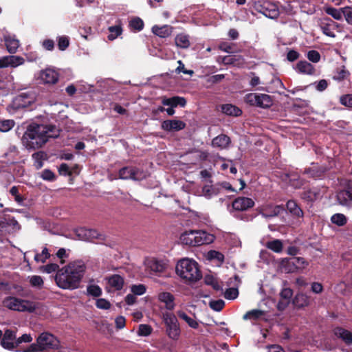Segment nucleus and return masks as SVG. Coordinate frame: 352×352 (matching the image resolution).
<instances>
[{"label": "nucleus", "mask_w": 352, "mask_h": 352, "mask_svg": "<svg viewBox=\"0 0 352 352\" xmlns=\"http://www.w3.org/2000/svg\"><path fill=\"white\" fill-rule=\"evenodd\" d=\"M285 180L295 188H300L304 184L303 180L300 179L297 173H292L287 174L285 175Z\"/></svg>", "instance_id": "35"}, {"label": "nucleus", "mask_w": 352, "mask_h": 352, "mask_svg": "<svg viewBox=\"0 0 352 352\" xmlns=\"http://www.w3.org/2000/svg\"><path fill=\"white\" fill-rule=\"evenodd\" d=\"M16 332L7 329L1 341V345L6 349L13 350L15 348Z\"/></svg>", "instance_id": "18"}, {"label": "nucleus", "mask_w": 352, "mask_h": 352, "mask_svg": "<svg viewBox=\"0 0 352 352\" xmlns=\"http://www.w3.org/2000/svg\"><path fill=\"white\" fill-rule=\"evenodd\" d=\"M245 102L251 106H255L263 109L270 107L273 100L270 96L265 94H248L245 96Z\"/></svg>", "instance_id": "8"}, {"label": "nucleus", "mask_w": 352, "mask_h": 352, "mask_svg": "<svg viewBox=\"0 0 352 352\" xmlns=\"http://www.w3.org/2000/svg\"><path fill=\"white\" fill-rule=\"evenodd\" d=\"M14 126V122L12 120H0V131L7 132Z\"/></svg>", "instance_id": "51"}, {"label": "nucleus", "mask_w": 352, "mask_h": 352, "mask_svg": "<svg viewBox=\"0 0 352 352\" xmlns=\"http://www.w3.org/2000/svg\"><path fill=\"white\" fill-rule=\"evenodd\" d=\"M39 79L43 84L54 85L58 82V74L52 69H45L40 72Z\"/></svg>", "instance_id": "14"}, {"label": "nucleus", "mask_w": 352, "mask_h": 352, "mask_svg": "<svg viewBox=\"0 0 352 352\" xmlns=\"http://www.w3.org/2000/svg\"><path fill=\"white\" fill-rule=\"evenodd\" d=\"M163 320L167 336L172 340H178L180 337L181 329L176 316L169 312L164 313Z\"/></svg>", "instance_id": "6"}, {"label": "nucleus", "mask_w": 352, "mask_h": 352, "mask_svg": "<svg viewBox=\"0 0 352 352\" xmlns=\"http://www.w3.org/2000/svg\"><path fill=\"white\" fill-rule=\"evenodd\" d=\"M106 279L107 280L109 285L115 290H121L122 289L124 281L121 276L113 274L107 277Z\"/></svg>", "instance_id": "29"}, {"label": "nucleus", "mask_w": 352, "mask_h": 352, "mask_svg": "<svg viewBox=\"0 0 352 352\" xmlns=\"http://www.w3.org/2000/svg\"><path fill=\"white\" fill-rule=\"evenodd\" d=\"M34 102V98L30 97L27 94L22 93L14 98L12 101V106L15 109L25 108L29 107Z\"/></svg>", "instance_id": "21"}, {"label": "nucleus", "mask_w": 352, "mask_h": 352, "mask_svg": "<svg viewBox=\"0 0 352 352\" xmlns=\"http://www.w3.org/2000/svg\"><path fill=\"white\" fill-rule=\"evenodd\" d=\"M162 103L164 106H169L172 107L180 106L184 107L186 104V101L184 98L174 96L172 98H162Z\"/></svg>", "instance_id": "28"}, {"label": "nucleus", "mask_w": 352, "mask_h": 352, "mask_svg": "<svg viewBox=\"0 0 352 352\" xmlns=\"http://www.w3.org/2000/svg\"><path fill=\"white\" fill-rule=\"evenodd\" d=\"M331 221L338 226H343L346 224L347 218L344 214L336 213L331 216Z\"/></svg>", "instance_id": "42"}, {"label": "nucleus", "mask_w": 352, "mask_h": 352, "mask_svg": "<svg viewBox=\"0 0 352 352\" xmlns=\"http://www.w3.org/2000/svg\"><path fill=\"white\" fill-rule=\"evenodd\" d=\"M324 12L331 16L336 20H341L344 15L343 8L337 9L333 7L327 6L324 8Z\"/></svg>", "instance_id": "38"}, {"label": "nucleus", "mask_w": 352, "mask_h": 352, "mask_svg": "<svg viewBox=\"0 0 352 352\" xmlns=\"http://www.w3.org/2000/svg\"><path fill=\"white\" fill-rule=\"evenodd\" d=\"M146 270L149 271L151 275H160L163 273L167 267L166 263L156 258H151L145 263Z\"/></svg>", "instance_id": "10"}, {"label": "nucleus", "mask_w": 352, "mask_h": 352, "mask_svg": "<svg viewBox=\"0 0 352 352\" xmlns=\"http://www.w3.org/2000/svg\"><path fill=\"white\" fill-rule=\"evenodd\" d=\"M58 172L60 175L65 176L71 175L72 173V171L71 170L69 166L65 163H63L60 165L58 168Z\"/></svg>", "instance_id": "63"}, {"label": "nucleus", "mask_w": 352, "mask_h": 352, "mask_svg": "<svg viewBox=\"0 0 352 352\" xmlns=\"http://www.w3.org/2000/svg\"><path fill=\"white\" fill-rule=\"evenodd\" d=\"M344 16L346 22L352 25V8L346 6L343 8Z\"/></svg>", "instance_id": "62"}, {"label": "nucleus", "mask_w": 352, "mask_h": 352, "mask_svg": "<svg viewBox=\"0 0 352 352\" xmlns=\"http://www.w3.org/2000/svg\"><path fill=\"white\" fill-rule=\"evenodd\" d=\"M131 291L134 295L141 296L146 292V287L142 285H133L131 287Z\"/></svg>", "instance_id": "55"}, {"label": "nucleus", "mask_w": 352, "mask_h": 352, "mask_svg": "<svg viewBox=\"0 0 352 352\" xmlns=\"http://www.w3.org/2000/svg\"><path fill=\"white\" fill-rule=\"evenodd\" d=\"M87 294L93 297H99L102 295V289L98 285L94 283V280H90L89 283L87 286Z\"/></svg>", "instance_id": "40"}, {"label": "nucleus", "mask_w": 352, "mask_h": 352, "mask_svg": "<svg viewBox=\"0 0 352 352\" xmlns=\"http://www.w3.org/2000/svg\"><path fill=\"white\" fill-rule=\"evenodd\" d=\"M69 44V38L66 36H61L58 38V47L61 51L65 50Z\"/></svg>", "instance_id": "54"}, {"label": "nucleus", "mask_w": 352, "mask_h": 352, "mask_svg": "<svg viewBox=\"0 0 352 352\" xmlns=\"http://www.w3.org/2000/svg\"><path fill=\"white\" fill-rule=\"evenodd\" d=\"M177 315L180 319L184 320L190 327L195 329L199 327V322L196 320L195 316L193 318L190 317L182 310H178Z\"/></svg>", "instance_id": "36"}, {"label": "nucleus", "mask_w": 352, "mask_h": 352, "mask_svg": "<svg viewBox=\"0 0 352 352\" xmlns=\"http://www.w3.org/2000/svg\"><path fill=\"white\" fill-rule=\"evenodd\" d=\"M176 273L182 278L188 281H197L201 278L198 263L193 259L184 258L178 261Z\"/></svg>", "instance_id": "5"}, {"label": "nucleus", "mask_w": 352, "mask_h": 352, "mask_svg": "<svg viewBox=\"0 0 352 352\" xmlns=\"http://www.w3.org/2000/svg\"><path fill=\"white\" fill-rule=\"evenodd\" d=\"M335 336L341 338L346 344L352 343V333L342 327H336L333 330Z\"/></svg>", "instance_id": "32"}, {"label": "nucleus", "mask_w": 352, "mask_h": 352, "mask_svg": "<svg viewBox=\"0 0 352 352\" xmlns=\"http://www.w3.org/2000/svg\"><path fill=\"white\" fill-rule=\"evenodd\" d=\"M29 282L32 287H37V288H42L43 285V280L40 276H31L28 277Z\"/></svg>", "instance_id": "48"}, {"label": "nucleus", "mask_w": 352, "mask_h": 352, "mask_svg": "<svg viewBox=\"0 0 352 352\" xmlns=\"http://www.w3.org/2000/svg\"><path fill=\"white\" fill-rule=\"evenodd\" d=\"M258 11L265 16L270 19H276L279 15V11L277 6L267 1H264L263 4L261 5V8Z\"/></svg>", "instance_id": "15"}, {"label": "nucleus", "mask_w": 352, "mask_h": 352, "mask_svg": "<svg viewBox=\"0 0 352 352\" xmlns=\"http://www.w3.org/2000/svg\"><path fill=\"white\" fill-rule=\"evenodd\" d=\"M175 43L177 47L187 49L190 45L189 36L184 33L177 34L175 38Z\"/></svg>", "instance_id": "33"}, {"label": "nucleus", "mask_w": 352, "mask_h": 352, "mask_svg": "<svg viewBox=\"0 0 352 352\" xmlns=\"http://www.w3.org/2000/svg\"><path fill=\"white\" fill-rule=\"evenodd\" d=\"M232 208L237 211H245L254 206L252 199L246 197H239L232 202Z\"/></svg>", "instance_id": "13"}, {"label": "nucleus", "mask_w": 352, "mask_h": 352, "mask_svg": "<svg viewBox=\"0 0 352 352\" xmlns=\"http://www.w3.org/2000/svg\"><path fill=\"white\" fill-rule=\"evenodd\" d=\"M76 234L79 240L93 241L98 239L99 234L96 230L80 228L76 230Z\"/></svg>", "instance_id": "20"}, {"label": "nucleus", "mask_w": 352, "mask_h": 352, "mask_svg": "<svg viewBox=\"0 0 352 352\" xmlns=\"http://www.w3.org/2000/svg\"><path fill=\"white\" fill-rule=\"evenodd\" d=\"M203 195L207 198H210L213 195H217V190L212 185H206L202 188Z\"/></svg>", "instance_id": "50"}, {"label": "nucleus", "mask_w": 352, "mask_h": 352, "mask_svg": "<svg viewBox=\"0 0 352 352\" xmlns=\"http://www.w3.org/2000/svg\"><path fill=\"white\" fill-rule=\"evenodd\" d=\"M230 143V138L228 135L221 134L213 138L212 146L219 149H226L228 148Z\"/></svg>", "instance_id": "25"}, {"label": "nucleus", "mask_w": 352, "mask_h": 352, "mask_svg": "<svg viewBox=\"0 0 352 352\" xmlns=\"http://www.w3.org/2000/svg\"><path fill=\"white\" fill-rule=\"evenodd\" d=\"M209 306L210 307L213 309L214 311H220L223 309V308L225 306V302L223 300L221 299H219V300H211L210 302H209Z\"/></svg>", "instance_id": "52"}, {"label": "nucleus", "mask_w": 352, "mask_h": 352, "mask_svg": "<svg viewBox=\"0 0 352 352\" xmlns=\"http://www.w3.org/2000/svg\"><path fill=\"white\" fill-rule=\"evenodd\" d=\"M3 305L9 309L18 311L32 312L35 309L33 302L15 297H8L3 300Z\"/></svg>", "instance_id": "7"}, {"label": "nucleus", "mask_w": 352, "mask_h": 352, "mask_svg": "<svg viewBox=\"0 0 352 352\" xmlns=\"http://www.w3.org/2000/svg\"><path fill=\"white\" fill-rule=\"evenodd\" d=\"M129 26L135 31H141L144 28V22L139 17L132 19L129 22Z\"/></svg>", "instance_id": "46"}, {"label": "nucleus", "mask_w": 352, "mask_h": 352, "mask_svg": "<svg viewBox=\"0 0 352 352\" xmlns=\"http://www.w3.org/2000/svg\"><path fill=\"white\" fill-rule=\"evenodd\" d=\"M41 177L43 179L46 181H54L55 179L54 173L49 169H45L42 171Z\"/></svg>", "instance_id": "60"}, {"label": "nucleus", "mask_w": 352, "mask_h": 352, "mask_svg": "<svg viewBox=\"0 0 352 352\" xmlns=\"http://www.w3.org/2000/svg\"><path fill=\"white\" fill-rule=\"evenodd\" d=\"M19 151L14 145L10 144L0 155V160L4 163H13L17 159Z\"/></svg>", "instance_id": "12"}, {"label": "nucleus", "mask_w": 352, "mask_h": 352, "mask_svg": "<svg viewBox=\"0 0 352 352\" xmlns=\"http://www.w3.org/2000/svg\"><path fill=\"white\" fill-rule=\"evenodd\" d=\"M221 111L228 116H239L241 114V110L237 107L231 104H226L221 106Z\"/></svg>", "instance_id": "37"}, {"label": "nucleus", "mask_w": 352, "mask_h": 352, "mask_svg": "<svg viewBox=\"0 0 352 352\" xmlns=\"http://www.w3.org/2000/svg\"><path fill=\"white\" fill-rule=\"evenodd\" d=\"M86 270L82 261H76L60 270L56 275L57 285L64 289H74L78 287Z\"/></svg>", "instance_id": "2"}, {"label": "nucleus", "mask_w": 352, "mask_h": 352, "mask_svg": "<svg viewBox=\"0 0 352 352\" xmlns=\"http://www.w3.org/2000/svg\"><path fill=\"white\" fill-rule=\"evenodd\" d=\"M284 210L281 206H274L271 204H263L260 209V213L265 217H274Z\"/></svg>", "instance_id": "17"}, {"label": "nucleus", "mask_w": 352, "mask_h": 352, "mask_svg": "<svg viewBox=\"0 0 352 352\" xmlns=\"http://www.w3.org/2000/svg\"><path fill=\"white\" fill-rule=\"evenodd\" d=\"M186 127V123L179 120H167L162 122L161 128L166 131H178Z\"/></svg>", "instance_id": "19"}, {"label": "nucleus", "mask_w": 352, "mask_h": 352, "mask_svg": "<svg viewBox=\"0 0 352 352\" xmlns=\"http://www.w3.org/2000/svg\"><path fill=\"white\" fill-rule=\"evenodd\" d=\"M287 264L293 266V268L287 269V272H294L296 270H303L307 266L308 263L302 257H293L287 260Z\"/></svg>", "instance_id": "23"}, {"label": "nucleus", "mask_w": 352, "mask_h": 352, "mask_svg": "<svg viewBox=\"0 0 352 352\" xmlns=\"http://www.w3.org/2000/svg\"><path fill=\"white\" fill-rule=\"evenodd\" d=\"M294 304L297 307H304L309 304V298L304 294H298L295 296Z\"/></svg>", "instance_id": "41"}, {"label": "nucleus", "mask_w": 352, "mask_h": 352, "mask_svg": "<svg viewBox=\"0 0 352 352\" xmlns=\"http://www.w3.org/2000/svg\"><path fill=\"white\" fill-rule=\"evenodd\" d=\"M8 58L11 67H16L23 65L25 62L24 58L19 56H8Z\"/></svg>", "instance_id": "47"}, {"label": "nucleus", "mask_w": 352, "mask_h": 352, "mask_svg": "<svg viewBox=\"0 0 352 352\" xmlns=\"http://www.w3.org/2000/svg\"><path fill=\"white\" fill-rule=\"evenodd\" d=\"M305 173L309 175L310 177L314 179L320 178L323 174L324 170H317L316 166H313L309 169H307Z\"/></svg>", "instance_id": "53"}, {"label": "nucleus", "mask_w": 352, "mask_h": 352, "mask_svg": "<svg viewBox=\"0 0 352 352\" xmlns=\"http://www.w3.org/2000/svg\"><path fill=\"white\" fill-rule=\"evenodd\" d=\"M214 236L202 230H188L181 233L179 243L188 247H197L212 243Z\"/></svg>", "instance_id": "3"}, {"label": "nucleus", "mask_w": 352, "mask_h": 352, "mask_svg": "<svg viewBox=\"0 0 352 352\" xmlns=\"http://www.w3.org/2000/svg\"><path fill=\"white\" fill-rule=\"evenodd\" d=\"M147 172L135 166H125L120 169L118 178L140 181L147 177Z\"/></svg>", "instance_id": "9"}, {"label": "nucleus", "mask_w": 352, "mask_h": 352, "mask_svg": "<svg viewBox=\"0 0 352 352\" xmlns=\"http://www.w3.org/2000/svg\"><path fill=\"white\" fill-rule=\"evenodd\" d=\"M320 28L324 34L334 38L336 36L335 32L339 31L340 26L338 23L327 17L320 21Z\"/></svg>", "instance_id": "11"}, {"label": "nucleus", "mask_w": 352, "mask_h": 352, "mask_svg": "<svg viewBox=\"0 0 352 352\" xmlns=\"http://www.w3.org/2000/svg\"><path fill=\"white\" fill-rule=\"evenodd\" d=\"M96 306L100 309H109L111 307V303L104 298H98L96 300Z\"/></svg>", "instance_id": "59"}, {"label": "nucleus", "mask_w": 352, "mask_h": 352, "mask_svg": "<svg viewBox=\"0 0 352 352\" xmlns=\"http://www.w3.org/2000/svg\"><path fill=\"white\" fill-rule=\"evenodd\" d=\"M59 133L54 126L30 124L23 135L22 143L28 150L41 148L50 138H55Z\"/></svg>", "instance_id": "1"}, {"label": "nucleus", "mask_w": 352, "mask_h": 352, "mask_svg": "<svg viewBox=\"0 0 352 352\" xmlns=\"http://www.w3.org/2000/svg\"><path fill=\"white\" fill-rule=\"evenodd\" d=\"M320 197V190L317 188L307 189L301 195L302 199L307 201H314Z\"/></svg>", "instance_id": "30"}, {"label": "nucleus", "mask_w": 352, "mask_h": 352, "mask_svg": "<svg viewBox=\"0 0 352 352\" xmlns=\"http://www.w3.org/2000/svg\"><path fill=\"white\" fill-rule=\"evenodd\" d=\"M287 210L295 217H302L303 212L297 203L294 200H289L286 204Z\"/></svg>", "instance_id": "34"}, {"label": "nucleus", "mask_w": 352, "mask_h": 352, "mask_svg": "<svg viewBox=\"0 0 352 352\" xmlns=\"http://www.w3.org/2000/svg\"><path fill=\"white\" fill-rule=\"evenodd\" d=\"M234 45L233 43H228L226 42H223L219 44V49L227 53H234L235 52L234 50Z\"/></svg>", "instance_id": "58"}, {"label": "nucleus", "mask_w": 352, "mask_h": 352, "mask_svg": "<svg viewBox=\"0 0 352 352\" xmlns=\"http://www.w3.org/2000/svg\"><path fill=\"white\" fill-rule=\"evenodd\" d=\"M265 314V312L264 311L260 309H252L246 312L243 316V318L245 320H256L264 316Z\"/></svg>", "instance_id": "39"}, {"label": "nucleus", "mask_w": 352, "mask_h": 352, "mask_svg": "<svg viewBox=\"0 0 352 352\" xmlns=\"http://www.w3.org/2000/svg\"><path fill=\"white\" fill-rule=\"evenodd\" d=\"M45 157V153L43 151L34 153L32 155V158L34 160V166L37 169L43 166V160Z\"/></svg>", "instance_id": "45"}, {"label": "nucleus", "mask_w": 352, "mask_h": 352, "mask_svg": "<svg viewBox=\"0 0 352 352\" xmlns=\"http://www.w3.org/2000/svg\"><path fill=\"white\" fill-rule=\"evenodd\" d=\"M58 269V265L55 263L47 264L41 267V270L47 274H50L52 272L57 271Z\"/></svg>", "instance_id": "64"}, {"label": "nucleus", "mask_w": 352, "mask_h": 352, "mask_svg": "<svg viewBox=\"0 0 352 352\" xmlns=\"http://www.w3.org/2000/svg\"><path fill=\"white\" fill-rule=\"evenodd\" d=\"M158 300L164 303L165 307L169 311H172L175 308V297L170 292H164L158 294Z\"/></svg>", "instance_id": "24"}, {"label": "nucleus", "mask_w": 352, "mask_h": 352, "mask_svg": "<svg viewBox=\"0 0 352 352\" xmlns=\"http://www.w3.org/2000/svg\"><path fill=\"white\" fill-rule=\"evenodd\" d=\"M307 58L313 63H318L320 60V55L318 51L311 50L307 53Z\"/></svg>", "instance_id": "61"}, {"label": "nucleus", "mask_w": 352, "mask_h": 352, "mask_svg": "<svg viewBox=\"0 0 352 352\" xmlns=\"http://www.w3.org/2000/svg\"><path fill=\"white\" fill-rule=\"evenodd\" d=\"M50 254L49 253L48 249L47 248H44L41 254L36 253L34 256V260L37 263H44L45 261L50 257Z\"/></svg>", "instance_id": "49"}, {"label": "nucleus", "mask_w": 352, "mask_h": 352, "mask_svg": "<svg viewBox=\"0 0 352 352\" xmlns=\"http://www.w3.org/2000/svg\"><path fill=\"white\" fill-rule=\"evenodd\" d=\"M239 295V291L236 288H229L226 289V291L224 293V297L226 299L229 300H234Z\"/></svg>", "instance_id": "57"}, {"label": "nucleus", "mask_w": 352, "mask_h": 352, "mask_svg": "<svg viewBox=\"0 0 352 352\" xmlns=\"http://www.w3.org/2000/svg\"><path fill=\"white\" fill-rule=\"evenodd\" d=\"M266 247L275 252L279 253L283 250V243L280 240L275 239L268 241Z\"/></svg>", "instance_id": "43"}, {"label": "nucleus", "mask_w": 352, "mask_h": 352, "mask_svg": "<svg viewBox=\"0 0 352 352\" xmlns=\"http://www.w3.org/2000/svg\"><path fill=\"white\" fill-rule=\"evenodd\" d=\"M152 332V328L148 324H140L138 329V335L141 336H148Z\"/></svg>", "instance_id": "56"}, {"label": "nucleus", "mask_w": 352, "mask_h": 352, "mask_svg": "<svg viewBox=\"0 0 352 352\" xmlns=\"http://www.w3.org/2000/svg\"><path fill=\"white\" fill-rule=\"evenodd\" d=\"M219 60H221L224 65H232L239 67H243L245 63L244 58L239 54L219 57Z\"/></svg>", "instance_id": "22"}, {"label": "nucleus", "mask_w": 352, "mask_h": 352, "mask_svg": "<svg viewBox=\"0 0 352 352\" xmlns=\"http://www.w3.org/2000/svg\"><path fill=\"white\" fill-rule=\"evenodd\" d=\"M3 40L7 50L10 54L15 53L20 45L19 41L16 38L15 36L6 34L3 36Z\"/></svg>", "instance_id": "26"}, {"label": "nucleus", "mask_w": 352, "mask_h": 352, "mask_svg": "<svg viewBox=\"0 0 352 352\" xmlns=\"http://www.w3.org/2000/svg\"><path fill=\"white\" fill-rule=\"evenodd\" d=\"M338 204L343 206L349 207L352 205V186L340 190L336 195Z\"/></svg>", "instance_id": "16"}, {"label": "nucleus", "mask_w": 352, "mask_h": 352, "mask_svg": "<svg viewBox=\"0 0 352 352\" xmlns=\"http://www.w3.org/2000/svg\"><path fill=\"white\" fill-rule=\"evenodd\" d=\"M172 27L168 25L162 26L154 25L152 28L153 33L161 38L168 37L172 34Z\"/></svg>", "instance_id": "31"}, {"label": "nucleus", "mask_w": 352, "mask_h": 352, "mask_svg": "<svg viewBox=\"0 0 352 352\" xmlns=\"http://www.w3.org/2000/svg\"><path fill=\"white\" fill-rule=\"evenodd\" d=\"M109 34L108 35V39L109 41H113L122 32V29L120 25H113L109 28Z\"/></svg>", "instance_id": "44"}, {"label": "nucleus", "mask_w": 352, "mask_h": 352, "mask_svg": "<svg viewBox=\"0 0 352 352\" xmlns=\"http://www.w3.org/2000/svg\"><path fill=\"white\" fill-rule=\"evenodd\" d=\"M60 348L59 340L52 333L43 332L23 352H51Z\"/></svg>", "instance_id": "4"}, {"label": "nucleus", "mask_w": 352, "mask_h": 352, "mask_svg": "<svg viewBox=\"0 0 352 352\" xmlns=\"http://www.w3.org/2000/svg\"><path fill=\"white\" fill-rule=\"evenodd\" d=\"M298 73L312 75L315 74L314 67L306 60L299 61L295 67Z\"/></svg>", "instance_id": "27"}]
</instances>
